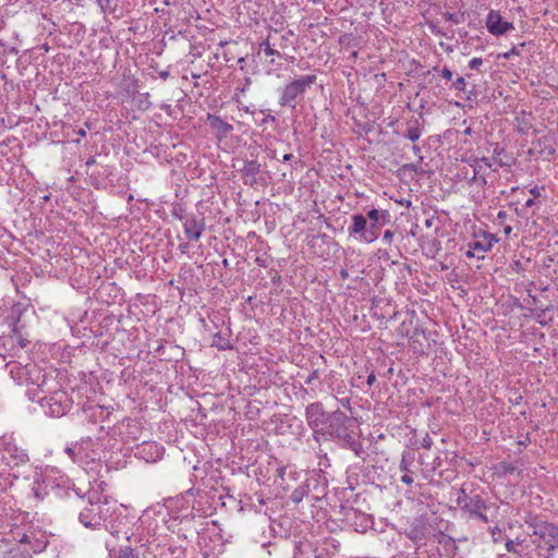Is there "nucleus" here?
Here are the masks:
<instances>
[{
  "label": "nucleus",
  "instance_id": "nucleus-1",
  "mask_svg": "<svg viewBox=\"0 0 558 558\" xmlns=\"http://www.w3.org/2000/svg\"><path fill=\"white\" fill-rule=\"evenodd\" d=\"M76 502L81 507L78 513L81 524L90 530L108 529V520L116 509L114 502L109 501L96 490L88 492L87 496L77 495Z\"/></svg>",
  "mask_w": 558,
  "mask_h": 558
},
{
  "label": "nucleus",
  "instance_id": "nucleus-2",
  "mask_svg": "<svg viewBox=\"0 0 558 558\" xmlns=\"http://www.w3.org/2000/svg\"><path fill=\"white\" fill-rule=\"evenodd\" d=\"M5 368L17 385L33 386L35 391H50L57 384L52 371L43 369L34 362L23 364L12 360L7 363Z\"/></svg>",
  "mask_w": 558,
  "mask_h": 558
},
{
  "label": "nucleus",
  "instance_id": "nucleus-3",
  "mask_svg": "<svg viewBox=\"0 0 558 558\" xmlns=\"http://www.w3.org/2000/svg\"><path fill=\"white\" fill-rule=\"evenodd\" d=\"M21 314L20 305H15L3 319V327L7 328L0 336V356L3 360L20 356L28 344V339L23 333V326L20 325Z\"/></svg>",
  "mask_w": 558,
  "mask_h": 558
},
{
  "label": "nucleus",
  "instance_id": "nucleus-4",
  "mask_svg": "<svg viewBox=\"0 0 558 558\" xmlns=\"http://www.w3.org/2000/svg\"><path fill=\"white\" fill-rule=\"evenodd\" d=\"M56 386L46 392L27 389L26 396L31 401H38L45 413L51 417H61L72 408V400L65 390L57 389Z\"/></svg>",
  "mask_w": 558,
  "mask_h": 558
},
{
  "label": "nucleus",
  "instance_id": "nucleus-5",
  "mask_svg": "<svg viewBox=\"0 0 558 558\" xmlns=\"http://www.w3.org/2000/svg\"><path fill=\"white\" fill-rule=\"evenodd\" d=\"M317 76L315 74L301 75L284 84L279 90V105L281 107L296 108L300 99L303 98L306 90L315 84Z\"/></svg>",
  "mask_w": 558,
  "mask_h": 558
},
{
  "label": "nucleus",
  "instance_id": "nucleus-6",
  "mask_svg": "<svg viewBox=\"0 0 558 558\" xmlns=\"http://www.w3.org/2000/svg\"><path fill=\"white\" fill-rule=\"evenodd\" d=\"M64 452L76 464L87 466L96 460L94 440L90 437L82 438L78 441L69 444Z\"/></svg>",
  "mask_w": 558,
  "mask_h": 558
},
{
  "label": "nucleus",
  "instance_id": "nucleus-7",
  "mask_svg": "<svg viewBox=\"0 0 558 558\" xmlns=\"http://www.w3.org/2000/svg\"><path fill=\"white\" fill-rule=\"evenodd\" d=\"M124 537L129 545L121 548L114 558H148L151 543L137 533L128 534L124 532Z\"/></svg>",
  "mask_w": 558,
  "mask_h": 558
},
{
  "label": "nucleus",
  "instance_id": "nucleus-8",
  "mask_svg": "<svg viewBox=\"0 0 558 558\" xmlns=\"http://www.w3.org/2000/svg\"><path fill=\"white\" fill-rule=\"evenodd\" d=\"M349 423L350 418L347 416V414L340 410H336L328 415V418L325 423L327 434L332 438L349 441L351 439L348 427Z\"/></svg>",
  "mask_w": 558,
  "mask_h": 558
},
{
  "label": "nucleus",
  "instance_id": "nucleus-9",
  "mask_svg": "<svg viewBox=\"0 0 558 558\" xmlns=\"http://www.w3.org/2000/svg\"><path fill=\"white\" fill-rule=\"evenodd\" d=\"M367 217L371 222L367 225L364 242L373 243L379 236V229L390 222L391 216L388 210H378L373 208L367 213Z\"/></svg>",
  "mask_w": 558,
  "mask_h": 558
},
{
  "label": "nucleus",
  "instance_id": "nucleus-10",
  "mask_svg": "<svg viewBox=\"0 0 558 558\" xmlns=\"http://www.w3.org/2000/svg\"><path fill=\"white\" fill-rule=\"evenodd\" d=\"M457 505L469 515L476 514L480 510H487L488 506L480 494L469 495L464 488H460L457 496Z\"/></svg>",
  "mask_w": 558,
  "mask_h": 558
},
{
  "label": "nucleus",
  "instance_id": "nucleus-11",
  "mask_svg": "<svg viewBox=\"0 0 558 558\" xmlns=\"http://www.w3.org/2000/svg\"><path fill=\"white\" fill-rule=\"evenodd\" d=\"M533 535L542 539L549 550L558 548V526L546 521L533 524Z\"/></svg>",
  "mask_w": 558,
  "mask_h": 558
},
{
  "label": "nucleus",
  "instance_id": "nucleus-12",
  "mask_svg": "<svg viewBox=\"0 0 558 558\" xmlns=\"http://www.w3.org/2000/svg\"><path fill=\"white\" fill-rule=\"evenodd\" d=\"M206 228L205 219L192 214L183 221V232L187 240L198 241Z\"/></svg>",
  "mask_w": 558,
  "mask_h": 558
},
{
  "label": "nucleus",
  "instance_id": "nucleus-13",
  "mask_svg": "<svg viewBox=\"0 0 558 558\" xmlns=\"http://www.w3.org/2000/svg\"><path fill=\"white\" fill-rule=\"evenodd\" d=\"M328 415L329 414L325 412L322 402H312L305 409L306 422L308 426L313 429H316L325 425Z\"/></svg>",
  "mask_w": 558,
  "mask_h": 558
},
{
  "label": "nucleus",
  "instance_id": "nucleus-14",
  "mask_svg": "<svg viewBox=\"0 0 558 558\" xmlns=\"http://www.w3.org/2000/svg\"><path fill=\"white\" fill-rule=\"evenodd\" d=\"M165 448L155 441H145L137 446L135 456L146 462H157L163 457Z\"/></svg>",
  "mask_w": 558,
  "mask_h": 558
},
{
  "label": "nucleus",
  "instance_id": "nucleus-15",
  "mask_svg": "<svg viewBox=\"0 0 558 558\" xmlns=\"http://www.w3.org/2000/svg\"><path fill=\"white\" fill-rule=\"evenodd\" d=\"M486 27L490 34L500 36L513 29L514 25L511 22L504 21L499 12L492 10L486 19Z\"/></svg>",
  "mask_w": 558,
  "mask_h": 558
},
{
  "label": "nucleus",
  "instance_id": "nucleus-16",
  "mask_svg": "<svg viewBox=\"0 0 558 558\" xmlns=\"http://www.w3.org/2000/svg\"><path fill=\"white\" fill-rule=\"evenodd\" d=\"M414 460V452L410 450H404L402 452L401 460L399 463V470L403 472V475L401 476L400 481L408 486L414 483L413 471L411 470Z\"/></svg>",
  "mask_w": 558,
  "mask_h": 558
},
{
  "label": "nucleus",
  "instance_id": "nucleus-17",
  "mask_svg": "<svg viewBox=\"0 0 558 558\" xmlns=\"http://www.w3.org/2000/svg\"><path fill=\"white\" fill-rule=\"evenodd\" d=\"M207 122L219 141L226 138L233 131V125L222 120L219 116L208 113Z\"/></svg>",
  "mask_w": 558,
  "mask_h": 558
},
{
  "label": "nucleus",
  "instance_id": "nucleus-18",
  "mask_svg": "<svg viewBox=\"0 0 558 558\" xmlns=\"http://www.w3.org/2000/svg\"><path fill=\"white\" fill-rule=\"evenodd\" d=\"M262 171V165L257 160H245L241 169L244 184L254 186L257 183V175Z\"/></svg>",
  "mask_w": 558,
  "mask_h": 558
},
{
  "label": "nucleus",
  "instance_id": "nucleus-19",
  "mask_svg": "<svg viewBox=\"0 0 558 558\" xmlns=\"http://www.w3.org/2000/svg\"><path fill=\"white\" fill-rule=\"evenodd\" d=\"M468 163L470 165V167L473 168V175H489L490 172L494 170L492 162L486 157L471 156L468 159Z\"/></svg>",
  "mask_w": 558,
  "mask_h": 558
},
{
  "label": "nucleus",
  "instance_id": "nucleus-20",
  "mask_svg": "<svg viewBox=\"0 0 558 558\" xmlns=\"http://www.w3.org/2000/svg\"><path fill=\"white\" fill-rule=\"evenodd\" d=\"M335 376L333 371H330L324 378V381H316L312 386H307L308 388H302L301 395L302 399L304 400L306 397L310 399H314L318 396V393L326 392L325 390V384H328L332 377Z\"/></svg>",
  "mask_w": 558,
  "mask_h": 558
},
{
  "label": "nucleus",
  "instance_id": "nucleus-21",
  "mask_svg": "<svg viewBox=\"0 0 558 558\" xmlns=\"http://www.w3.org/2000/svg\"><path fill=\"white\" fill-rule=\"evenodd\" d=\"M350 234H359L361 240L364 241L365 233L367 231V219L361 214L352 216V223L349 227Z\"/></svg>",
  "mask_w": 558,
  "mask_h": 558
},
{
  "label": "nucleus",
  "instance_id": "nucleus-22",
  "mask_svg": "<svg viewBox=\"0 0 558 558\" xmlns=\"http://www.w3.org/2000/svg\"><path fill=\"white\" fill-rule=\"evenodd\" d=\"M425 535L426 527L421 521L413 523L408 531L409 538L414 542L422 541L425 537Z\"/></svg>",
  "mask_w": 558,
  "mask_h": 558
},
{
  "label": "nucleus",
  "instance_id": "nucleus-23",
  "mask_svg": "<svg viewBox=\"0 0 558 558\" xmlns=\"http://www.w3.org/2000/svg\"><path fill=\"white\" fill-rule=\"evenodd\" d=\"M468 247L475 250L480 255L484 256L486 252L490 251V242L475 234V239L468 243Z\"/></svg>",
  "mask_w": 558,
  "mask_h": 558
},
{
  "label": "nucleus",
  "instance_id": "nucleus-24",
  "mask_svg": "<svg viewBox=\"0 0 558 558\" xmlns=\"http://www.w3.org/2000/svg\"><path fill=\"white\" fill-rule=\"evenodd\" d=\"M213 347H216L219 351L232 349V344L230 342L229 336L226 333H222L221 331H217L214 335Z\"/></svg>",
  "mask_w": 558,
  "mask_h": 558
},
{
  "label": "nucleus",
  "instance_id": "nucleus-25",
  "mask_svg": "<svg viewBox=\"0 0 558 558\" xmlns=\"http://www.w3.org/2000/svg\"><path fill=\"white\" fill-rule=\"evenodd\" d=\"M8 453H10V457L14 460L15 465L24 464L28 462L29 458L25 450L19 449L15 446L13 448L7 449Z\"/></svg>",
  "mask_w": 558,
  "mask_h": 558
},
{
  "label": "nucleus",
  "instance_id": "nucleus-26",
  "mask_svg": "<svg viewBox=\"0 0 558 558\" xmlns=\"http://www.w3.org/2000/svg\"><path fill=\"white\" fill-rule=\"evenodd\" d=\"M421 135H422V130L418 125L417 120H415L414 123L412 125H410L407 129L405 133L403 134V136L405 138H408L409 141H411L413 143L416 142L421 137Z\"/></svg>",
  "mask_w": 558,
  "mask_h": 558
},
{
  "label": "nucleus",
  "instance_id": "nucleus-27",
  "mask_svg": "<svg viewBox=\"0 0 558 558\" xmlns=\"http://www.w3.org/2000/svg\"><path fill=\"white\" fill-rule=\"evenodd\" d=\"M306 495H307V489L304 486H298L291 493L290 499L293 504H300Z\"/></svg>",
  "mask_w": 558,
  "mask_h": 558
},
{
  "label": "nucleus",
  "instance_id": "nucleus-28",
  "mask_svg": "<svg viewBox=\"0 0 558 558\" xmlns=\"http://www.w3.org/2000/svg\"><path fill=\"white\" fill-rule=\"evenodd\" d=\"M526 117L530 119L531 118V113L526 114L523 111L521 120L518 118V121H519L518 131L521 134H526L529 132V130L532 128V123L526 120Z\"/></svg>",
  "mask_w": 558,
  "mask_h": 558
},
{
  "label": "nucleus",
  "instance_id": "nucleus-29",
  "mask_svg": "<svg viewBox=\"0 0 558 558\" xmlns=\"http://www.w3.org/2000/svg\"><path fill=\"white\" fill-rule=\"evenodd\" d=\"M316 381H322L320 380V369L319 368L312 369L311 373L305 378L304 384L306 386H312Z\"/></svg>",
  "mask_w": 558,
  "mask_h": 558
},
{
  "label": "nucleus",
  "instance_id": "nucleus-30",
  "mask_svg": "<svg viewBox=\"0 0 558 558\" xmlns=\"http://www.w3.org/2000/svg\"><path fill=\"white\" fill-rule=\"evenodd\" d=\"M525 45H526V43H521V44H519L517 46H513L509 51L499 54L498 58H502V59L509 60L513 56H519L520 54V48L525 47Z\"/></svg>",
  "mask_w": 558,
  "mask_h": 558
},
{
  "label": "nucleus",
  "instance_id": "nucleus-31",
  "mask_svg": "<svg viewBox=\"0 0 558 558\" xmlns=\"http://www.w3.org/2000/svg\"><path fill=\"white\" fill-rule=\"evenodd\" d=\"M444 17L447 21L452 22L453 24H461L464 21L463 13H459V12L458 13L445 12Z\"/></svg>",
  "mask_w": 558,
  "mask_h": 558
},
{
  "label": "nucleus",
  "instance_id": "nucleus-32",
  "mask_svg": "<svg viewBox=\"0 0 558 558\" xmlns=\"http://www.w3.org/2000/svg\"><path fill=\"white\" fill-rule=\"evenodd\" d=\"M260 46L264 48V52H265V54H266V56H269V57H270V56H277V57H279V58L281 57V53H280L278 50H276V49H274V48L271 47V45H270V43H269V40H268V39L264 40V41L260 44Z\"/></svg>",
  "mask_w": 558,
  "mask_h": 558
},
{
  "label": "nucleus",
  "instance_id": "nucleus-33",
  "mask_svg": "<svg viewBox=\"0 0 558 558\" xmlns=\"http://www.w3.org/2000/svg\"><path fill=\"white\" fill-rule=\"evenodd\" d=\"M452 87L459 93H465L466 82H465L464 77H462V76L457 77L456 81L452 83Z\"/></svg>",
  "mask_w": 558,
  "mask_h": 558
},
{
  "label": "nucleus",
  "instance_id": "nucleus-34",
  "mask_svg": "<svg viewBox=\"0 0 558 558\" xmlns=\"http://www.w3.org/2000/svg\"><path fill=\"white\" fill-rule=\"evenodd\" d=\"M502 153H504V148H499L498 146H496L494 148L493 154H494L495 162H497L499 167L510 166V163H508V162L504 161L501 158H499V157H501Z\"/></svg>",
  "mask_w": 558,
  "mask_h": 558
},
{
  "label": "nucleus",
  "instance_id": "nucleus-35",
  "mask_svg": "<svg viewBox=\"0 0 558 558\" xmlns=\"http://www.w3.org/2000/svg\"><path fill=\"white\" fill-rule=\"evenodd\" d=\"M171 214L174 218L181 221L185 220V218L187 217V215H185V209L180 205L174 206L173 209L171 210Z\"/></svg>",
  "mask_w": 558,
  "mask_h": 558
},
{
  "label": "nucleus",
  "instance_id": "nucleus-36",
  "mask_svg": "<svg viewBox=\"0 0 558 558\" xmlns=\"http://www.w3.org/2000/svg\"><path fill=\"white\" fill-rule=\"evenodd\" d=\"M395 234H396L395 231H392L390 229L385 230L383 238H381V242L385 245H391L393 242V239H395Z\"/></svg>",
  "mask_w": 558,
  "mask_h": 558
},
{
  "label": "nucleus",
  "instance_id": "nucleus-37",
  "mask_svg": "<svg viewBox=\"0 0 558 558\" xmlns=\"http://www.w3.org/2000/svg\"><path fill=\"white\" fill-rule=\"evenodd\" d=\"M470 519H476V520L482 521L483 523H488L492 521L489 519V517L487 515L486 510L477 511L476 514L471 515Z\"/></svg>",
  "mask_w": 558,
  "mask_h": 558
},
{
  "label": "nucleus",
  "instance_id": "nucleus-38",
  "mask_svg": "<svg viewBox=\"0 0 558 558\" xmlns=\"http://www.w3.org/2000/svg\"><path fill=\"white\" fill-rule=\"evenodd\" d=\"M428 28L432 32V34H434L436 36H441V37L450 38V36H448L440 27H438L434 23H428Z\"/></svg>",
  "mask_w": 558,
  "mask_h": 558
},
{
  "label": "nucleus",
  "instance_id": "nucleus-39",
  "mask_svg": "<svg viewBox=\"0 0 558 558\" xmlns=\"http://www.w3.org/2000/svg\"><path fill=\"white\" fill-rule=\"evenodd\" d=\"M487 177L488 175H483V177H478V175H473L471 178V182L481 186V187H484L486 184H487Z\"/></svg>",
  "mask_w": 558,
  "mask_h": 558
},
{
  "label": "nucleus",
  "instance_id": "nucleus-40",
  "mask_svg": "<svg viewBox=\"0 0 558 558\" xmlns=\"http://www.w3.org/2000/svg\"><path fill=\"white\" fill-rule=\"evenodd\" d=\"M107 531L110 532V534L117 538L120 537V534H123L124 535V532H122L120 529L116 527L114 524L108 520V529H106Z\"/></svg>",
  "mask_w": 558,
  "mask_h": 558
},
{
  "label": "nucleus",
  "instance_id": "nucleus-41",
  "mask_svg": "<svg viewBox=\"0 0 558 558\" xmlns=\"http://www.w3.org/2000/svg\"><path fill=\"white\" fill-rule=\"evenodd\" d=\"M482 64H483L482 58H473L469 61V68L471 70H478Z\"/></svg>",
  "mask_w": 558,
  "mask_h": 558
},
{
  "label": "nucleus",
  "instance_id": "nucleus-42",
  "mask_svg": "<svg viewBox=\"0 0 558 558\" xmlns=\"http://www.w3.org/2000/svg\"><path fill=\"white\" fill-rule=\"evenodd\" d=\"M433 444H434L433 438L428 434H425V436L423 437L422 442H421L422 447L425 449H430Z\"/></svg>",
  "mask_w": 558,
  "mask_h": 558
},
{
  "label": "nucleus",
  "instance_id": "nucleus-43",
  "mask_svg": "<svg viewBox=\"0 0 558 558\" xmlns=\"http://www.w3.org/2000/svg\"><path fill=\"white\" fill-rule=\"evenodd\" d=\"M482 238L488 242H490V248L493 247L494 243H497L498 242V239L496 238L495 234H492V233H487V232H483L482 233Z\"/></svg>",
  "mask_w": 558,
  "mask_h": 558
},
{
  "label": "nucleus",
  "instance_id": "nucleus-44",
  "mask_svg": "<svg viewBox=\"0 0 558 558\" xmlns=\"http://www.w3.org/2000/svg\"><path fill=\"white\" fill-rule=\"evenodd\" d=\"M452 72L449 68L447 66H444L441 70H440V76L442 78H445L446 81H451L452 80Z\"/></svg>",
  "mask_w": 558,
  "mask_h": 558
},
{
  "label": "nucleus",
  "instance_id": "nucleus-45",
  "mask_svg": "<svg viewBox=\"0 0 558 558\" xmlns=\"http://www.w3.org/2000/svg\"><path fill=\"white\" fill-rule=\"evenodd\" d=\"M519 546V543L512 541V539H509L506 542V549L509 551V553H517V547Z\"/></svg>",
  "mask_w": 558,
  "mask_h": 558
},
{
  "label": "nucleus",
  "instance_id": "nucleus-46",
  "mask_svg": "<svg viewBox=\"0 0 558 558\" xmlns=\"http://www.w3.org/2000/svg\"><path fill=\"white\" fill-rule=\"evenodd\" d=\"M98 7L101 9V11L105 13L110 9V0H96Z\"/></svg>",
  "mask_w": 558,
  "mask_h": 558
},
{
  "label": "nucleus",
  "instance_id": "nucleus-47",
  "mask_svg": "<svg viewBox=\"0 0 558 558\" xmlns=\"http://www.w3.org/2000/svg\"><path fill=\"white\" fill-rule=\"evenodd\" d=\"M465 256L466 257H476L478 259L483 258V255H480L475 250H471L470 247H468V251L465 252Z\"/></svg>",
  "mask_w": 558,
  "mask_h": 558
},
{
  "label": "nucleus",
  "instance_id": "nucleus-48",
  "mask_svg": "<svg viewBox=\"0 0 558 558\" xmlns=\"http://www.w3.org/2000/svg\"><path fill=\"white\" fill-rule=\"evenodd\" d=\"M269 122H275V117H274V116H271V114H266V116H264V117H263V119L260 120L259 125H265V124H267V123H269Z\"/></svg>",
  "mask_w": 558,
  "mask_h": 558
},
{
  "label": "nucleus",
  "instance_id": "nucleus-49",
  "mask_svg": "<svg viewBox=\"0 0 558 558\" xmlns=\"http://www.w3.org/2000/svg\"><path fill=\"white\" fill-rule=\"evenodd\" d=\"M339 403L345 408V409H349L351 411V407H350V399L349 398H341L339 399Z\"/></svg>",
  "mask_w": 558,
  "mask_h": 558
},
{
  "label": "nucleus",
  "instance_id": "nucleus-50",
  "mask_svg": "<svg viewBox=\"0 0 558 558\" xmlns=\"http://www.w3.org/2000/svg\"><path fill=\"white\" fill-rule=\"evenodd\" d=\"M376 381V375L372 372L368 376H367V385L371 387L374 385V383Z\"/></svg>",
  "mask_w": 558,
  "mask_h": 558
},
{
  "label": "nucleus",
  "instance_id": "nucleus-51",
  "mask_svg": "<svg viewBox=\"0 0 558 558\" xmlns=\"http://www.w3.org/2000/svg\"><path fill=\"white\" fill-rule=\"evenodd\" d=\"M435 223V218L434 217H430V218H427L425 221H424V225L426 228H432Z\"/></svg>",
  "mask_w": 558,
  "mask_h": 558
},
{
  "label": "nucleus",
  "instance_id": "nucleus-52",
  "mask_svg": "<svg viewBox=\"0 0 558 558\" xmlns=\"http://www.w3.org/2000/svg\"><path fill=\"white\" fill-rule=\"evenodd\" d=\"M441 466V458L438 456L434 459V462H433V468L434 469H438Z\"/></svg>",
  "mask_w": 558,
  "mask_h": 558
},
{
  "label": "nucleus",
  "instance_id": "nucleus-53",
  "mask_svg": "<svg viewBox=\"0 0 558 558\" xmlns=\"http://www.w3.org/2000/svg\"><path fill=\"white\" fill-rule=\"evenodd\" d=\"M412 150H413V153H414L415 155H417V156L420 157V160H422V159H423V157L421 156V147H420V146H417V145H413V146H412Z\"/></svg>",
  "mask_w": 558,
  "mask_h": 558
},
{
  "label": "nucleus",
  "instance_id": "nucleus-54",
  "mask_svg": "<svg viewBox=\"0 0 558 558\" xmlns=\"http://www.w3.org/2000/svg\"><path fill=\"white\" fill-rule=\"evenodd\" d=\"M169 75H170V72L168 70H163V71L159 72V77L165 81L169 77Z\"/></svg>",
  "mask_w": 558,
  "mask_h": 558
},
{
  "label": "nucleus",
  "instance_id": "nucleus-55",
  "mask_svg": "<svg viewBox=\"0 0 558 558\" xmlns=\"http://www.w3.org/2000/svg\"><path fill=\"white\" fill-rule=\"evenodd\" d=\"M95 163H96V159H95V157H89V158L86 160V162H85L86 167H92V166H94Z\"/></svg>",
  "mask_w": 558,
  "mask_h": 558
},
{
  "label": "nucleus",
  "instance_id": "nucleus-56",
  "mask_svg": "<svg viewBox=\"0 0 558 558\" xmlns=\"http://www.w3.org/2000/svg\"><path fill=\"white\" fill-rule=\"evenodd\" d=\"M506 218H507V213H506L505 210H500V211H498V214H497V219H499V220H504V219H506Z\"/></svg>",
  "mask_w": 558,
  "mask_h": 558
},
{
  "label": "nucleus",
  "instance_id": "nucleus-57",
  "mask_svg": "<svg viewBox=\"0 0 558 558\" xmlns=\"http://www.w3.org/2000/svg\"><path fill=\"white\" fill-rule=\"evenodd\" d=\"M4 308L0 306V324L3 326V319L7 315H4Z\"/></svg>",
  "mask_w": 558,
  "mask_h": 558
},
{
  "label": "nucleus",
  "instance_id": "nucleus-58",
  "mask_svg": "<svg viewBox=\"0 0 558 558\" xmlns=\"http://www.w3.org/2000/svg\"><path fill=\"white\" fill-rule=\"evenodd\" d=\"M255 262L257 265H259L262 267H266V263L262 257H256Z\"/></svg>",
  "mask_w": 558,
  "mask_h": 558
},
{
  "label": "nucleus",
  "instance_id": "nucleus-59",
  "mask_svg": "<svg viewBox=\"0 0 558 558\" xmlns=\"http://www.w3.org/2000/svg\"><path fill=\"white\" fill-rule=\"evenodd\" d=\"M530 193L533 194L534 196H538L539 195V190L537 186L533 187L530 190Z\"/></svg>",
  "mask_w": 558,
  "mask_h": 558
},
{
  "label": "nucleus",
  "instance_id": "nucleus-60",
  "mask_svg": "<svg viewBox=\"0 0 558 558\" xmlns=\"http://www.w3.org/2000/svg\"><path fill=\"white\" fill-rule=\"evenodd\" d=\"M534 204H535L534 199H533V198H529V199L525 202L524 206H525V207H532Z\"/></svg>",
  "mask_w": 558,
  "mask_h": 558
},
{
  "label": "nucleus",
  "instance_id": "nucleus-61",
  "mask_svg": "<svg viewBox=\"0 0 558 558\" xmlns=\"http://www.w3.org/2000/svg\"><path fill=\"white\" fill-rule=\"evenodd\" d=\"M511 231H512V227H511V226H506V227L504 228V233H505L506 235H509V234L511 233Z\"/></svg>",
  "mask_w": 558,
  "mask_h": 558
},
{
  "label": "nucleus",
  "instance_id": "nucleus-62",
  "mask_svg": "<svg viewBox=\"0 0 558 558\" xmlns=\"http://www.w3.org/2000/svg\"><path fill=\"white\" fill-rule=\"evenodd\" d=\"M292 158H293L292 154H286V155H283L282 160L283 161H290Z\"/></svg>",
  "mask_w": 558,
  "mask_h": 558
},
{
  "label": "nucleus",
  "instance_id": "nucleus-63",
  "mask_svg": "<svg viewBox=\"0 0 558 558\" xmlns=\"http://www.w3.org/2000/svg\"><path fill=\"white\" fill-rule=\"evenodd\" d=\"M77 135H78L80 137H85V136H86V131H85L84 129H80V130L77 131Z\"/></svg>",
  "mask_w": 558,
  "mask_h": 558
},
{
  "label": "nucleus",
  "instance_id": "nucleus-64",
  "mask_svg": "<svg viewBox=\"0 0 558 558\" xmlns=\"http://www.w3.org/2000/svg\"><path fill=\"white\" fill-rule=\"evenodd\" d=\"M187 246H189V245H187L186 243H181V244L179 245V247H180V250H181L182 252H184V251L187 248Z\"/></svg>",
  "mask_w": 558,
  "mask_h": 558
}]
</instances>
